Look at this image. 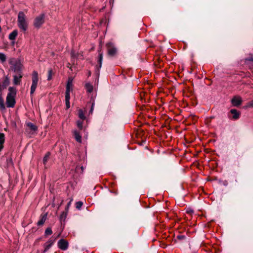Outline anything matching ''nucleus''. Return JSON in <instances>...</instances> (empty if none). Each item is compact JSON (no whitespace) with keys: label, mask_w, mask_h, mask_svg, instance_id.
Instances as JSON below:
<instances>
[{"label":"nucleus","mask_w":253,"mask_h":253,"mask_svg":"<svg viewBox=\"0 0 253 253\" xmlns=\"http://www.w3.org/2000/svg\"><path fill=\"white\" fill-rule=\"evenodd\" d=\"M85 87L87 91L90 93L93 91V86L92 85L89 83H87L85 84Z\"/></svg>","instance_id":"f3484780"},{"label":"nucleus","mask_w":253,"mask_h":253,"mask_svg":"<svg viewBox=\"0 0 253 253\" xmlns=\"http://www.w3.org/2000/svg\"><path fill=\"white\" fill-rule=\"evenodd\" d=\"M49 156H50V153L48 152L46 154V155L44 157V158L43 159V163L44 165H46V162L48 160Z\"/></svg>","instance_id":"aec40b11"},{"label":"nucleus","mask_w":253,"mask_h":253,"mask_svg":"<svg viewBox=\"0 0 253 253\" xmlns=\"http://www.w3.org/2000/svg\"><path fill=\"white\" fill-rule=\"evenodd\" d=\"M53 72L52 69H49L48 72L47 80H50L52 79Z\"/></svg>","instance_id":"393cba45"},{"label":"nucleus","mask_w":253,"mask_h":253,"mask_svg":"<svg viewBox=\"0 0 253 253\" xmlns=\"http://www.w3.org/2000/svg\"><path fill=\"white\" fill-rule=\"evenodd\" d=\"M79 117L82 120H84L85 118L84 112L82 110H80L79 111Z\"/></svg>","instance_id":"b1692460"},{"label":"nucleus","mask_w":253,"mask_h":253,"mask_svg":"<svg viewBox=\"0 0 253 253\" xmlns=\"http://www.w3.org/2000/svg\"><path fill=\"white\" fill-rule=\"evenodd\" d=\"M46 217H47L46 214H45L42 215V216L41 217V218L37 223L38 225H39V226L42 225L43 224V223H44V222L45 221Z\"/></svg>","instance_id":"4468645a"},{"label":"nucleus","mask_w":253,"mask_h":253,"mask_svg":"<svg viewBox=\"0 0 253 253\" xmlns=\"http://www.w3.org/2000/svg\"><path fill=\"white\" fill-rule=\"evenodd\" d=\"M72 201V200H71L68 203L67 205V207H66V211H68V209L71 204V202Z\"/></svg>","instance_id":"72a5a7b5"},{"label":"nucleus","mask_w":253,"mask_h":253,"mask_svg":"<svg viewBox=\"0 0 253 253\" xmlns=\"http://www.w3.org/2000/svg\"><path fill=\"white\" fill-rule=\"evenodd\" d=\"M94 103L92 102L91 107L90 110V113H92L94 109Z\"/></svg>","instance_id":"f704fd0d"},{"label":"nucleus","mask_w":253,"mask_h":253,"mask_svg":"<svg viewBox=\"0 0 253 253\" xmlns=\"http://www.w3.org/2000/svg\"><path fill=\"white\" fill-rule=\"evenodd\" d=\"M83 202H82L81 201L77 202L76 204V208L78 209H80V208L83 206Z\"/></svg>","instance_id":"c85d7f7f"},{"label":"nucleus","mask_w":253,"mask_h":253,"mask_svg":"<svg viewBox=\"0 0 253 253\" xmlns=\"http://www.w3.org/2000/svg\"><path fill=\"white\" fill-rule=\"evenodd\" d=\"M250 61H253V55H251V57L246 58L245 60L246 62Z\"/></svg>","instance_id":"2f4dec72"},{"label":"nucleus","mask_w":253,"mask_h":253,"mask_svg":"<svg viewBox=\"0 0 253 253\" xmlns=\"http://www.w3.org/2000/svg\"><path fill=\"white\" fill-rule=\"evenodd\" d=\"M73 89V79L69 78L66 85L67 92H70Z\"/></svg>","instance_id":"9b49d317"},{"label":"nucleus","mask_w":253,"mask_h":253,"mask_svg":"<svg viewBox=\"0 0 253 253\" xmlns=\"http://www.w3.org/2000/svg\"><path fill=\"white\" fill-rule=\"evenodd\" d=\"M52 233V230L50 228H47L45 231V235H49Z\"/></svg>","instance_id":"a878e982"},{"label":"nucleus","mask_w":253,"mask_h":253,"mask_svg":"<svg viewBox=\"0 0 253 253\" xmlns=\"http://www.w3.org/2000/svg\"><path fill=\"white\" fill-rule=\"evenodd\" d=\"M74 136L76 140V141L79 143L82 142V136L80 135V132L77 130H74L73 131Z\"/></svg>","instance_id":"1a4fd4ad"},{"label":"nucleus","mask_w":253,"mask_h":253,"mask_svg":"<svg viewBox=\"0 0 253 253\" xmlns=\"http://www.w3.org/2000/svg\"><path fill=\"white\" fill-rule=\"evenodd\" d=\"M9 84V79L7 77H5L2 84L1 85V87L2 89L5 88Z\"/></svg>","instance_id":"2eb2a0df"},{"label":"nucleus","mask_w":253,"mask_h":253,"mask_svg":"<svg viewBox=\"0 0 253 253\" xmlns=\"http://www.w3.org/2000/svg\"><path fill=\"white\" fill-rule=\"evenodd\" d=\"M102 60H103V53L101 52V53H100L99 54L98 62L99 63V68H100L101 67Z\"/></svg>","instance_id":"412c9836"},{"label":"nucleus","mask_w":253,"mask_h":253,"mask_svg":"<svg viewBox=\"0 0 253 253\" xmlns=\"http://www.w3.org/2000/svg\"><path fill=\"white\" fill-rule=\"evenodd\" d=\"M20 69H21V64H20V62H16L13 67V69L14 70V71L15 72H16V71L18 72V71H20Z\"/></svg>","instance_id":"6ab92c4d"},{"label":"nucleus","mask_w":253,"mask_h":253,"mask_svg":"<svg viewBox=\"0 0 253 253\" xmlns=\"http://www.w3.org/2000/svg\"><path fill=\"white\" fill-rule=\"evenodd\" d=\"M58 246L60 249L66 250L68 247V243L64 239H61L58 242Z\"/></svg>","instance_id":"423d86ee"},{"label":"nucleus","mask_w":253,"mask_h":253,"mask_svg":"<svg viewBox=\"0 0 253 253\" xmlns=\"http://www.w3.org/2000/svg\"><path fill=\"white\" fill-rule=\"evenodd\" d=\"M72 56L75 57V55L74 54V53L73 52H72Z\"/></svg>","instance_id":"e433bc0d"},{"label":"nucleus","mask_w":253,"mask_h":253,"mask_svg":"<svg viewBox=\"0 0 253 253\" xmlns=\"http://www.w3.org/2000/svg\"><path fill=\"white\" fill-rule=\"evenodd\" d=\"M188 212L189 213H193V211L192 210H189V211H188Z\"/></svg>","instance_id":"c9c22d12"},{"label":"nucleus","mask_w":253,"mask_h":253,"mask_svg":"<svg viewBox=\"0 0 253 253\" xmlns=\"http://www.w3.org/2000/svg\"><path fill=\"white\" fill-rule=\"evenodd\" d=\"M27 130H29L31 133H33L37 130V127L32 123H28L27 124Z\"/></svg>","instance_id":"6e6552de"},{"label":"nucleus","mask_w":253,"mask_h":253,"mask_svg":"<svg viewBox=\"0 0 253 253\" xmlns=\"http://www.w3.org/2000/svg\"><path fill=\"white\" fill-rule=\"evenodd\" d=\"M77 125L78 127L80 129H82L83 128V122L81 121H78L77 122Z\"/></svg>","instance_id":"cd10ccee"},{"label":"nucleus","mask_w":253,"mask_h":253,"mask_svg":"<svg viewBox=\"0 0 253 253\" xmlns=\"http://www.w3.org/2000/svg\"><path fill=\"white\" fill-rule=\"evenodd\" d=\"M68 211H63L61 215H60V219L61 220H64L67 216Z\"/></svg>","instance_id":"4be33fe9"},{"label":"nucleus","mask_w":253,"mask_h":253,"mask_svg":"<svg viewBox=\"0 0 253 253\" xmlns=\"http://www.w3.org/2000/svg\"><path fill=\"white\" fill-rule=\"evenodd\" d=\"M44 21V15L43 14H41L38 16H37L34 21V26L36 27L39 28Z\"/></svg>","instance_id":"20e7f679"},{"label":"nucleus","mask_w":253,"mask_h":253,"mask_svg":"<svg viewBox=\"0 0 253 253\" xmlns=\"http://www.w3.org/2000/svg\"><path fill=\"white\" fill-rule=\"evenodd\" d=\"M242 101V98L239 96H234L231 100L232 104L234 106H238L240 105L241 104Z\"/></svg>","instance_id":"0eeeda50"},{"label":"nucleus","mask_w":253,"mask_h":253,"mask_svg":"<svg viewBox=\"0 0 253 253\" xmlns=\"http://www.w3.org/2000/svg\"><path fill=\"white\" fill-rule=\"evenodd\" d=\"M54 241H52L51 240H49L48 242H47L45 245H44V250L43 252V253L47 251L52 246L54 243Z\"/></svg>","instance_id":"f8f14e48"},{"label":"nucleus","mask_w":253,"mask_h":253,"mask_svg":"<svg viewBox=\"0 0 253 253\" xmlns=\"http://www.w3.org/2000/svg\"><path fill=\"white\" fill-rule=\"evenodd\" d=\"M21 78L22 76L21 75L13 76V84L15 85L20 84Z\"/></svg>","instance_id":"ddd939ff"},{"label":"nucleus","mask_w":253,"mask_h":253,"mask_svg":"<svg viewBox=\"0 0 253 253\" xmlns=\"http://www.w3.org/2000/svg\"><path fill=\"white\" fill-rule=\"evenodd\" d=\"M17 24L18 27L23 31H26L28 27V22L24 13L21 11L18 15Z\"/></svg>","instance_id":"f03ea898"},{"label":"nucleus","mask_w":253,"mask_h":253,"mask_svg":"<svg viewBox=\"0 0 253 253\" xmlns=\"http://www.w3.org/2000/svg\"><path fill=\"white\" fill-rule=\"evenodd\" d=\"M109 55L113 56L117 52V49L112 43H108L106 45Z\"/></svg>","instance_id":"39448f33"},{"label":"nucleus","mask_w":253,"mask_h":253,"mask_svg":"<svg viewBox=\"0 0 253 253\" xmlns=\"http://www.w3.org/2000/svg\"><path fill=\"white\" fill-rule=\"evenodd\" d=\"M230 113L233 115L232 119L234 120H237L239 118L240 113L236 109H231Z\"/></svg>","instance_id":"9d476101"},{"label":"nucleus","mask_w":253,"mask_h":253,"mask_svg":"<svg viewBox=\"0 0 253 253\" xmlns=\"http://www.w3.org/2000/svg\"><path fill=\"white\" fill-rule=\"evenodd\" d=\"M70 64H69H69H68V65L67 66V67H68V68H70Z\"/></svg>","instance_id":"4c0bfd02"},{"label":"nucleus","mask_w":253,"mask_h":253,"mask_svg":"<svg viewBox=\"0 0 253 253\" xmlns=\"http://www.w3.org/2000/svg\"><path fill=\"white\" fill-rule=\"evenodd\" d=\"M247 106L250 108H253V100L248 102Z\"/></svg>","instance_id":"7c9ffc66"},{"label":"nucleus","mask_w":253,"mask_h":253,"mask_svg":"<svg viewBox=\"0 0 253 253\" xmlns=\"http://www.w3.org/2000/svg\"><path fill=\"white\" fill-rule=\"evenodd\" d=\"M65 101L66 108L67 109H69L70 107V100H65Z\"/></svg>","instance_id":"473e14b6"},{"label":"nucleus","mask_w":253,"mask_h":253,"mask_svg":"<svg viewBox=\"0 0 253 253\" xmlns=\"http://www.w3.org/2000/svg\"><path fill=\"white\" fill-rule=\"evenodd\" d=\"M39 81L38 73L37 71H34L32 74V85L30 89L31 95L33 94L36 90Z\"/></svg>","instance_id":"7ed1b4c3"},{"label":"nucleus","mask_w":253,"mask_h":253,"mask_svg":"<svg viewBox=\"0 0 253 253\" xmlns=\"http://www.w3.org/2000/svg\"><path fill=\"white\" fill-rule=\"evenodd\" d=\"M70 92L66 91L65 100H70Z\"/></svg>","instance_id":"c756f323"},{"label":"nucleus","mask_w":253,"mask_h":253,"mask_svg":"<svg viewBox=\"0 0 253 253\" xmlns=\"http://www.w3.org/2000/svg\"><path fill=\"white\" fill-rule=\"evenodd\" d=\"M6 56L3 53H0V60L1 61V62H4L6 60Z\"/></svg>","instance_id":"5701e85b"},{"label":"nucleus","mask_w":253,"mask_h":253,"mask_svg":"<svg viewBox=\"0 0 253 253\" xmlns=\"http://www.w3.org/2000/svg\"><path fill=\"white\" fill-rule=\"evenodd\" d=\"M0 107L1 109H4L5 108L3 100L1 96V94H0Z\"/></svg>","instance_id":"bb28decb"},{"label":"nucleus","mask_w":253,"mask_h":253,"mask_svg":"<svg viewBox=\"0 0 253 253\" xmlns=\"http://www.w3.org/2000/svg\"><path fill=\"white\" fill-rule=\"evenodd\" d=\"M4 141V135L3 133H0V151L3 148V144Z\"/></svg>","instance_id":"a211bd4d"},{"label":"nucleus","mask_w":253,"mask_h":253,"mask_svg":"<svg viewBox=\"0 0 253 253\" xmlns=\"http://www.w3.org/2000/svg\"><path fill=\"white\" fill-rule=\"evenodd\" d=\"M8 90L9 92L6 97V105L7 107H13L15 103L16 89L13 87H10Z\"/></svg>","instance_id":"f257e3e1"},{"label":"nucleus","mask_w":253,"mask_h":253,"mask_svg":"<svg viewBox=\"0 0 253 253\" xmlns=\"http://www.w3.org/2000/svg\"><path fill=\"white\" fill-rule=\"evenodd\" d=\"M17 30H14L12 32H11L9 35V39L10 40H14L15 39L16 36H17Z\"/></svg>","instance_id":"dca6fc26"}]
</instances>
